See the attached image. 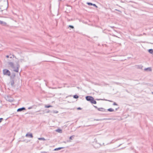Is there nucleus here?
<instances>
[{
	"label": "nucleus",
	"instance_id": "nucleus-10",
	"mask_svg": "<svg viewBox=\"0 0 153 153\" xmlns=\"http://www.w3.org/2000/svg\"><path fill=\"white\" fill-rule=\"evenodd\" d=\"M64 148V147H59L57 148H56L54 149V150L55 151H57L59 150H60L61 149H62Z\"/></svg>",
	"mask_w": 153,
	"mask_h": 153
},
{
	"label": "nucleus",
	"instance_id": "nucleus-23",
	"mask_svg": "<svg viewBox=\"0 0 153 153\" xmlns=\"http://www.w3.org/2000/svg\"><path fill=\"white\" fill-rule=\"evenodd\" d=\"M97 100H105V101H110V102H112V101H110V100H102V99H96Z\"/></svg>",
	"mask_w": 153,
	"mask_h": 153
},
{
	"label": "nucleus",
	"instance_id": "nucleus-7",
	"mask_svg": "<svg viewBox=\"0 0 153 153\" xmlns=\"http://www.w3.org/2000/svg\"><path fill=\"white\" fill-rule=\"evenodd\" d=\"M25 108L24 107H22V108H19L17 110V111L18 112L21 111H22V110H25Z\"/></svg>",
	"mask_w": 153,
	"mask_h": 153
},
{
	"label": "nucleus",
	"instance_id": "nucleus-19",
	"mask_svg": "<svg viewBox=\"0 0 153 153\" xmlns=\"http://www.w3.org/2000/svg\"><path fill=\"white\" fill-rule=\"evenodd\" d=\"M38 139L39 140H45V139L44 138H39Z\"/></svg>",
	"mask_w": 153,
	"mask_h": 153
},
{
	"label": "nucleus",
	"instance_id": "nucleus-35",
	"mask_svg": "<svg viewBox=\"0 0 153 153\" xmlns=\"http://www.w3.org/2000/svg\"><path fill=\"white\" fill-rule=\"evenodd\" d=\"M114 36H115V37H117V36H115V35H114Z\"/></svg>",
	"mask_w": 153,
	"mask_h": 153
},
{
	"label": "nucleus",
	"instance_id": "nucleus-37",
	"mask_svg": "<svg viewBox=\"0 0 153 153\" xmlns=\"http://www.w3.org/2000/svg\"><path fill=\"white\" fill-rule=\"evenodd\" d=\"M64 143H66V142H64Z\"/></svg>",
	"mask_w": 153,
	"mask_h": 153
},
{
	"label": "nucleus",
	"instance_id": "nucleus-8",
	"mask_svg": "<svg viewBox=\"0 0 153 153\" xmlns=\"http://www.w3.org/2000/svg\"><path fill=\"white\" fill-rule=\"evenodd\" d=\"M7 100L10 102H12L13 101V99L11 97H8Z\"/></svg>",
	"mask_w": 153,
	"mask_h": 153
},
{
	"label": "nucleus",
	"instance_id": "nucleus-36",
	"mask_svg": "<svg viewBox=\"0 0 153 153\" xmlns=\"http://www.w3.org/2000/svg\"><path fill=\"white\" fill-rule=\"evenodd\" d=\"M152 94H153V92H152Z\"/></svg>",
	"mask_w": 153,
	"mask_h": 153
},
{
	"label": "nucleus",
	"instance_id": "nucleus-25",
	"mask_svg": "<svg viewBox=\"0 0 153 153\" xmlns=\"http://www.w3.org/2000/svg\"><path fill=\"white\" fill-rule=\"evenodd\" d=\"M92 5H93L95 7H97L96 6V5L95 4H92Z\"/></svg>",
	"mask_w": 153,
	"mask_h": 153
},
{
	"label": "nucleus",
	"instance_id": "nucleus-14",
	"mask_svg": "<svg viewBox=\"0 0 153 153\" xmlns=\"http://www.w3.org/2000/svg\"><path fill=\"white\" fill-rule=\"evenodd\" d=\"M56 131L59 133H62V130L60 129H57L56 130Z\"/></svg>",
	"mask_w": 153,
	"mask_h": 153
},
{
	"label": "nucleus",
	"instance_id": "nucleus-22",
	"mask_svg": "<svg viewBox=\"0 0 153 153\" xmlns=\"http://www.w3.org/2000/svg\"><path fill=\"white\" fill-rule=\"evenodd\" d=\"M87 4L89 5H92V3H90V2H87Z\"/></svg>",
	"mask_w": 153,
	"mask_h": 153
},
{
	"label": "nucleus",
	"instance_id": "nucleus-28",
	"mask_svg": "<svg viewBox=\"0 0 153 153\" xmlns=\"http://www.w3.org/2000/svg\"><path fill=\"white\" fill-rule=\"evenodd\" d=\"M81 109L80 107H79L77 108V109H78V110H80Z\"/></svg>",
	"mask_w": 153,
	"mask_h": 153
},
{
	"label": "nucleus",
	"instance_id": "nucleus-3",
	"mask_svg": "<svg viewBox=\"0 0 153 153\" xmlns=\"http://www.w3.org/2000/svg\"><path fill=\"white\" fill-rule=\"evenodd\" d=\"M93 97L91 96H87L85 98L87 100L90 101V102L92 100Z\"/></svg>",
	"mask_w": 153,
	"mask_h": 153
},
{
	"label": "nucleus",
	"instance_id": "nucleus-18",
	"mask_svg": "<svg viewBox=\"0 0 153 153\" xmlns=\"http://www.w3.org/2000/svg\"><path fill=\"white\" fill-rule=\"evenodd\" d=\"M73 97L74 98L77 99L78 98L79 96L76 95H75Z\"/></svg>",
	"mask_w": 153,
	"mask_h": 153
},
{
	"label": "nucleus",
	"instance_id": "nucleus-24",
	"mask_svg": "<svg viewBox=\"0 0 153 153\" xmlns=\"http://www.w3.org/2000/svg\"><path fill=\"white\" fill-rule=\"evenodd\" d=\"M69 27H71V28H72V29L74 28V26H73L71 25H69Z\"/></svg>",
	"mask_w": 153,
	"mask_h": 153
},
{
	"label": "nucleus",
	"instance_id": "nucleus-5",
	"mask_svg": "<svg viewBox=\"0 0 153 153\" xmlns=\"http://www.w3.org/2000/svg\"><path fill=\"white\" fill-rule=\"evenodd\" d=\"M8 65L9 67H11L12 68L13 66H14V64L13 62H10L8 63Z\"/></svg>",
	"mask_w": 153,
	"mask_h": 153
},
{
	"label": "nucleus",
	"instance_id": "nucleus-15",
	"mask_svg": "<svg viewBox=\"0 0 153 153\" xmlns=\"http://www.w3.org/2000/svg\"><path fill=\"white\" fill-rule=\"evenodd\" d=\"M0 24L5 25L6 24V23L0 20Z\"/></svg>",
	"mask_w": 153,
	"mask_h": 153
},
{
	"label": "nucleus",
	"instance_id": "nucleus-27",
	"mask_svg": "<svg viewBox=\"0 0 153 153\" xmlns=\"http://www.w3.org/2000/svg\"><path fill=\"white\" fill-rule=\"evenodd\" d=\"M3 119L2 118H0V123L1 122L2 120Z\"/></svg>",
	"mask_w": 153,
	"mask_h": 153
},
{
	"label": "nucleus",
	"instance_id": "nucleus-20",
	"mask_svg": "<svg viewBox=\"0 0 153 153\" xmlns=\"http://www.w3.org/2000/svg\"><path fill=\"white\" fill-rule=\"evenodd\" d=\"M52 107V106L51 105H45V107L46 108H49L51 107Z\"/></svg>",
	"mask_w": 153,
	"mask_h": 153
},
{
	"label": "nucleus",
	"instance_id": "nucleus-30",
	"mask_svg": "<svg viewBox=\"0 0 153 153\" xmlns=\"http://www.w3.org/2000/svg\"><path fill=\"white\" fill-rule=\"evenodd\" d=\"M94 107L95 108H97V109H98V108H97L96 106H94Z\"/></svg>",
	"mask_w": 153,
	"mask_h": 153
},
{
	"label": "nucleus",
	"instance_id": "nucleus-13",
	"mask_svg": "<svg viewBox=\"0 0 153 153\" xmlns=\"http://www.w3.org/2000/svg\"><path fill=\"white\" fill-rule=\"evenodd\" d=\"M98 110L99 111H104V109L102 108H98Z\"/></svg>",
	"mask_w": 153,
	"mask_h": 153
},
{
	"label": "nucleus",
	"instance_id": "nucleus-33",
	"mask_svg": "<svg viewBox=\"0 0 153 153\" xmlns=\"http://www.w3.org/2000/svg\"><path fill=\"white\" fill-rule=\"evenodd\" d=\"M96 120H97V121H98V120H98V119H97Z\"/></svg>",
	"mask_w": 153,
	"mask_h": 153
},
{
	"label": "nucleus",
	"instance_id": "nucleus-6",
	"mask_svg": "<svg viewBox=\"0 0 153 153\" xmlns=\"http://www.w3.org/2000/svg\"><path fill=\"white\" fill-rule=\"evenodd\" d=\"M25 136L27 137H30V138H33V136L32 134L31 133H27Z\"/></svg>",
	"mask_w": 153,
	"mask_h": 153
},
{
	"label": "nucleus",
	"instance_id": "nucleus-9",
	"mask_svg": "<svg viewBox=\"0 0 153 153\" xmlns=\"http://www.w3.org/2000/svg\"><path fill=\"white\" fill-rule=\"evenodd\" d=\"M92 103L96 104L97 103V102L96 101L94 100V98H93L92 100L91 101V102Z\"/></svg>",
	"mask_w": 153,
	"mask_h": 153
},
{
	"label": "nucleus",
	"instance_id": "nucleus-29",
	"mask_svg": "<svg viewBox=\"0 0 153 153\" xmlns=\"http://www.w3.org/2000/svg\"><path fill=\"white\" fill-rule=\"evenodd\" d=\"M54 112L56 113H57L58 112V111H54Z\"/></svg>",
	"mask_w": 153,
	"mask_h": 153
},
{
	"label": "nucleus",
	"instance_id": "nucleus-31",
	"mask_svg": "<svg viewBox=\"0 0 153 153\" xmlns=\"http://www.w3.org/2000/svg\"><path fill=\"white\" fill-rule=\"evenodd\" d=\"M6 57L7 58H9V56H8V55H7V56H6Z\"/></svg>",
	"mask_w": 153,
	"mask_h": 153
},
{
	"label": "nucleus",
	"instance_id": "nucleus-2",
	"mask_svg": "<svg viewBox=\"0 0 153 153\" xmlns=\"http://www.w3.org/2000/svg\"><path fill=\"white\" fill-rule=\"evenodd\" d=\"M19 65L18 64H17L16 65H14V66H13V67L12 68L13 69V70L14 71L17 72H18L19 71Z\"/></svg>",
	"mask_w": 153,
	"mask_h": 153
},
{
	"label": "nucleus",
	"instance_id": "nucleus-11",
	"mask_svg": "<svg viewBox=\"0 0 153 153\" xmlns=\"http://www.w3.org/2000/svg\"><path fill=\"white\" fill-rule=\"evenodd\" d=\"M144 70L145 71L148 70L149 71H152V69H151V68H145L144 69Z\"/></svg>",
	"mask_w": 153,
	"mask_h": 153
},
{
	"label": "nucleus",
	"instance_id": "nucleus-16",
	"mask_svg": "<svg viewBox=\"0 0 153 153\" xmlns=\"http://www.w3.org/2000/svg\"><path fill=\"white\" fill-rule=\"evenodd\" d=\"M108 111L110 112H113L114 111V109L111 108H110L108 109Z\"/></svg>",
	"mask_w": 153,
	"mask_h": 153
},
{
	"label": "nucleus",
	"instance_id": "nucleus-4",
	"mask_svg": "<svg viewBox=\"0 0 153 153\" xmlns=\"http://www.w3.org/2000/svg\"><path fill=\"white\" fill-rule=\"evenodd\" d=\"M8 65L9 67H11L12 68L13 66H14V64L13 62H10L8 63Z\"/></svg>",
	"mask_w": 153,
	"mask_h": 153
},
{
	"label": "nucleus",
	"instance_id": "nucleus-26",
	"mask_svg": "<svg viewBox=\"0 0 153 153\" xmlns=\"http://www.w3.org/2000/svg\"><path fill=\"white\" fill-rule=\"evenodd\" d=\"M113 105H117V104L115 102H114V103L113 104Z\"/></svg>",
	"mask_w": 153,
	"mask_h": 153
},
{
	"label": "nucleus",
	"instance_id": "nucleus-34",
	"mask_svg": "<svg viewBox=\"0 0 153 153\" xmlns=\"http://www.w3.org/2000/svg\"><path fill=\"white\" fill-rule=\"evenodd\" d=\"M49 111H48L47 112V113H49Z\"/></svg>",
	"mask_w": 153,
	"mask_h": 153
},
{
	"label": "nucleus",
	"instance_id": "nucleus-21",
	"mask_svg": "<svg viewBox=\"0 0 153 153\" xmlns=\"http://www.w3.org/2000/svg\"><path fill=\"white\" fill-rule=\"evenodd\" d=\"M74 135H72V136H71V137H70V138H69V139H70V140H73V139H74Z\"/></svg>",
	"mask_w": 153,
	"mask_h": 153
},
{
	"label": "nucleus",
	"instance_id": "nucleus-12",
	"mask_svg": "<svg viewBox=\"0 0 153 153\" xmlns=\"http://www.w3.org/2000/svg\"><path fill=\"white\" fill-rule=\"evenodd\" d=\"M10 83L11 86H13L14 83V80H12L10 82Z\"/></svg>",
	"mask_w": 153,
	"mask_h": 153
},
{
	"label": "nucleus",
	"instance_id": "nucleus-17",
	"mask_svg": "<svg viewBox=\"0 0 153 153\" xmlns=\"http://www.w3.org/2000/svg\"><path fill=\"white\" fill-rule=\"evenodd\" d=\"M149 52L150 53H153V50L152 49H150L149 50Z\"/></svg>",
	"mask_w": 153,
	"mask_h": 153
},
{
	"label": "nucleus",
	"instance_id": "nucleus-32",
	"mask_svg": "<svg viewBox=\"0 0 153 153\" xmlns=\"http://www.w3.org/2000/svg\"><path fill=\"white\" fill-rule=\"evenodd\" d=\"M31 108H31V107H29V108H28V109H31Z\"/></svg>",
	"mask_w": 153,
	"mask_h": 153
},
{
	"label": "nucleus",
	"instance_id": "nucleus-39",
	"mask_svg": "<svg viewBox=\"0 0 153 153\" xmlns=\"http://www.w3.org/2000/svg\"><path fill=\"white\" fill-rule=\"evenodd\" d=\"M152 86H153V85H152Z\"/></svg>",
	"mask_w": 153,
	"mask_h": 153
},
{
	"label": "nucleus",
	"instance_id": "nucleus-38",
	"mask_svg": "<svg viewBox=\"0 0 153 153\" xmlns=\"http://www.w3.org/2000/svg\"><path fill=\"white\" fill-rule=\"evenodd\" d=\"M152 44H153V43H152Z\"/></svg>",
	"mask_w": 153,
	"mask_h": 153
},
{
	"label": "nucleus",
	"instance_id": "nucleus-1",
	"mask_svg": "<svg viewBox=\"0 0 153 153\" xmlns=\"http://www.w3.org/2000/svg\"><path fill=\"white\" fill-rule=\"evenodd\" d=\"M3 73L4 75L10 76V72L7 69H4L3 70Z\"/></svg>",
	"mask_w": 153,
	"mask_h": 153
}]
</instances>
